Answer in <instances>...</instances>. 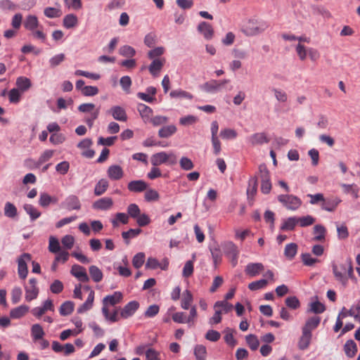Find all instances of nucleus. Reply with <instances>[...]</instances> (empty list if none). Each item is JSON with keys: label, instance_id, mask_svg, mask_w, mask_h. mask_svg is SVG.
Wrapping results in <instances>:
<instances>
[{"label": "nucleus", "instance_id": "obj_1", "mask_svg": "<svg viewBox=\"0 0 360 360\" xmlns=\"http://www.w3.org/2000/svg\"><path fill=\"white\" fill-rule=\"evenodd\" d=\"M332 270L335 280L342 284L343 287H347L348 279H354L352 262L350 258H347L345 263L337 264H332Z\"/></svg>", "mask_w": 360, "mask_h": 360}, {"label": "nucleus", "instance_id": "obj_2", "mask_svg": "<svg viewBox=\"0 0 360 360\" xmlns=\"http://www.w3.org/2000/svg\"><path fill=\"white\" fill-rule=\"evenodd\" d=\"M269 27L267 22L255 18L245 20L241 25V31L248 37L257 35Z\"/></svg>", "mask_w": 360, "mask_h": 360}, {"label": "nucleus", "instance_id": "obj_3", "mask_svg": "<svg viewBox=\"0 0 360 360\" xmlns=\"http://www.w3.org/2000/svg\"><path fill=\"white\" fill-rule=\"evenodd\" d=\"M278 201L287 210L295 211L302 205L300 198L292 194H281L277 196Z\"/></svg>", "mask_w": 360, "mask_h": 360}, {"label": "nucleus", "instance_id": "obj_4", "mask_svg": "<svg viewBox=\"0 0 360 360\" xmlns=\"http://www.w3.org/2000/svg\"><path fill=\"white\" fill-rule=\"evenodd\" d=\"M258 170L259 177L261 180V191L263 194H269L272 188L269 171L264 164L260 165Z\"/></svg>", "mask_w": 360, "mask_h": 360}, {"label": "nucleus", "instance_id": "obj_5", "mask_svg": "<svg viewBox=\"0 0 360 360\" xmlns=\"http://www.w3.org/2000/svg\"><path fill=\"white\" fill-rule=\"evenodd\" d=\"M229 82V79L216 80L211 79L200 86V89L208 94H216L220 91L223 86Z\"/></svg>", "mask_w": 360, "mask_h": 360}, {"label": "nucleus", "instance_id": "obj_6", "mask_svg": "<svg viewBox=\"0 0 360 360\" xmlns=\"http://www.w3.org/2000/svg\"><path fill=\"white\" fill-rule=\"evenodd\" d=\"M222 247L225 255L231 259L233 266H236L239 255L238 247L231 241L224 243Z\"/></svg>", "mask_w": 360, "mask_h": 360}, {"label": "nucleus", "instance_id": "obj_7", "mask_svg": "<svg viewBox=\"0 0 360 360\" xmlns=\"http://www.w3.org/2000/svg\"><path fill=\"white\" fill-rule=\"evenodd\" d=\"M31 260V255L29 253L22 254L17 259L18 274L19 277L25 280L27 276L28 269L27 262Z\"/></svg>", "mask_w": 360, "mask_h": 360}, {"label": "nucleus", "instance_id": "obj_8", "mask_svg": "<svg viewBox=\"0 0 360 360\" xmlns=\"http://www.w3.org/2000/svg\"><path fill=\"white\" fill-rule=\"evenodd\" d=\"M139 303L136 300L130 301L120 310V317L127 319L132 316L139 308Z\"/></svg>", "mask_w": 360, "mask_h": 360}, {"label": "nucleus", "instance_id": "obj_9", "mask_svg": "<svg viewBox=\"0 0 360 360\" xmlns=\"http://www.w3.org/2000/svg\"><path fill=\"white\" fill-rule=\"evenodd\" d=\"M61 207L68 211L79 210L81 208V203L77 196L70 195L61 203Z\"/></svg>", "mask_w": 360, "mask_h": 360}, {"label": "nucleus", "instance_id": "obj_10", "mask_svg": "<svg viewBox=\"0 0 360 360\" xmlns=\"http://www.w3.org/2000/svg\"><path fill=\"white\" fill-rule=\"evenodd\" d=\"M46 311H54V307L51 300L48 299L44 302L42 306L33 308L31 310V313L34 316L39 319L44 314Z\"/></svg>", "mask_w": 360, "mask_h": 360}, {"label": "nucleus", "instance_id": "obj_11", "mask_svg": "<svg viewBox=\"0 0 360 360\" xmlns=\"http://www.w3.org/2000/svg\"><path fill=\"white\" fill-rule=\"evenodd\" d=\"M70 274L80 282L86 283L89 281V277L86 273V269L79 264L72 266Z\"/></svg>", "mask_w": 360, "mask_h": 360}, {"label": "nucleus", "instance_id": "obj_12", "mask_svg": "<svg viewBox=\"0 0 360 360\" xmlns=\"http://www.w3.org/2000/svg\"><path fill=\"white\" fill-rule=\"evenodd\" d=\"M122 299V293L120 291H115L113 294L104 297L102 301L103 307L108 308V306H115L120 303Z\"/></svg>", "mask_w": 360, "mask_h": 360}, {"label": "nucleus", "instance_id": "obj_13", "mask_svg": "<svg viewBox=\"0 0 360 360\" xmlns=\"http://www.w3.org/2000/svg\"><path fill=\"white\" fill-rule=\"evenodd\" d=\"M264 269V266L260 262L248 263L245 268V272L246 275L252 278L259 275Z\"/></svg>", "mask_w": 360, "mask_h": 360}, {"label": "nucleus", "instance_id": "obj_14", "mask_svg": "<svg viewBox=\"0 0 360 360\" xmlns=\"http://www.w3.org/2000/svg\"><path fill=\"white\" fill-rule=\"evenodd\" d=\"M341 201L342 200L338 197H333L327 199L324 198V200H323L321 207L323 210L333 212L335 210Z\"/></svg>", "mask_w": 360, "mask_h": 360}, {"label": "nucleus", "instance_id": "obj_15", "mask_svg": "<svg viewBox=\"0 0 360 360\" xmlns=\"http://www.w3.org/2000/svg\"><path fill=\"white\" fill-rule=\"evenodd\" d=\"M107 175L110 180L117 181L123 177L124 171L120 165H112L108 167Z\"/></svg>", "mask_w": 360, "mask_h": 360}, {"label": "nucleus", "instance_id": "obj_16", "mask_svg": "<svg viewBox=\"0 0 360 360\" xmlns=\"http://www.w3.org/2000/svg\"><path fill=\"white\" fill-rule=\"evenodd\" d=\"M247 140L252 146L262 145L269 141L264 132L253 134L248 137Z\"/></svg>", "mask_w": 360, "mask_h": 360}, {"label": "nucleus", "instance_id": "obj_17", "mask_svg": "<svg viewBox=\"0 0 360 360\" xmlns=\"http://www.w3.org/2000/svg\"><path fill=\"white\" fill-rule=\"evenodd\" d=\"M113 201L111 198H102L96 200L93 204V208L98 210H108L111 208Z\"/></svg>", "mask_w": 360, "mask_h": 360}, {"label": "nucleus", "instance_id": "obj_18", "mask_svg": "<svg viewBox=\"0 0 360 360\" xmlns=\"http://www.w3.org/2000/svg\"><path fill=\"white\" fill-rule=\"evenodd\" d=\"M110 112L112 117L117 121L125 122L127 120V115L125 110L120 105L112 106Z\"/></svg>", "mask_w": 360, "mask_h": 360}, {"label": "nucleus", "instance_id": "obj_19", "mask_svg": "<svg viewBox=\"0 0 360 360\" xmlns=\"http://www.w3.org/2000/svg\"><path fill=\"white\" fill-rule=\"evenodd\" d=\"M257 191V176H251L248 181V186L247 188V198L248 200H253L255 195Z\"/></svg>", "mask_w": 360, "mask_h": 360}, {"label": "nucleus", "instance_id": "obj_20", "mask_svg": "<svg viewBox=\"0 0 360 360\" xmlns=\"http://www.w3.org/2000/svg\"><path fill=\"white\" fill-rule=\"evenodd\" d=\"M198 31L207 40L211 39L214 34V30L211 25L205 21L201 22L198 25Z\"/></svg>", "mask_w": 360, "mask_h": 360}, {"label": "nucleus", "instance_id": "obj_21", "mask_svg": "<svg viewBox=\"0 0 360 360\" xmlns=\"http://www.w3.org/2000/svg\"><path fill=\"white\" fill-rule=\"evenodd\" d=\"M137 110L144 122H148L153 113V109L143 103L137 105Z\"/></svg>", "mask_w": 360, "mask_h": 360}, {"label": "nucleus", "instance_id": "obj_22", "mask_svg": "<svg viewBox=\"0 0 360 360\" xmlns=\"http://www.w3.org/2000/svg\"><path fill=\"white\" fill-rule=\"evenodd\" d=\"M169 159V155L165 152H160L153 154L150 158V162L153 166L158 167L164 163H167Z\"/></svg>", "mask_w": 360, "mask_h": 360}, {"label": "nucleus", "instance_id": "obj_23", "mask_svg": "<svg viewBox=\"0 0 360 360\" xmlns=\"http://www.w3.org/2000/svg\"><path fill=\"white\" fill-rule=\"evenodd\" d=\"M148 184L143 180H134L130 181L127 185V188L131 192L140 193L146 190Z\"/></svg>", "mask_w": 360, "mask_h": 360}, {"label": "nucleus", "instance_id": "obj_24", "mask_svg": "<svg viewBox=\"0 0 360 360\" xmlns=\"http://www.w3.org/2000/svg\"><path fill=\"white\" fill-rule=\"evenodd\" d=\"M177 131L174 124L163 126L158 131V136L162 139H167L173 136Z\"/></svg>", "mask_w": 360, "mask_h": 360}, {"label": "nucleus", "instance_id": "obj_25", "mask_svg": "<svg viewBox=\"0 0 360 360\" xmlns=\"http://www.w3.org/2000/svg\"><path fill=\"white\" fill-rule=\"evenodd\" d=\"M24 27L30 32L38 28L39 27V22L37 17L34 15H28L24 22Z\"/></svg>", "mask_w": 360, "mask_h": 360}, {"label": "nucleus", "instance_id": "obj_26", "mask_svg": "<svg viewBox=\"0 0 360 360\" xmlns=\"http://www.w3.org/2000/svg\"><path fill=\"white\" fill-rule=\"evenodd\" d=\"M321 318L319 316H312L307 320L302 330L311 333V331L318 327Z\"/></svg>", "mask_w": 360, "mask_h": 360}, {"label": "nucleus", "instance_id": "obj_27", "mask_svg": "<svg viewBox=\"0 0 360 360\" xmlns=\"http://www.w3.org/2000/svg\"><path fill=\"white\" fill-rule=\"evenodd\" d=\"M94 300V291L91 290L86 300L77 309V313L83 314L91 309Z\"/></svg>", "mask_w": 360, "mask_h": 360}, {"label": "nucleus", "instance_id": "obj_28", "mask_svg": "<svg viewBox=\"0 0 360 360\" xmlns=\"http://www.w3.org/2000/svg\"><path fill=\"white\" fill-rule=\"evenodd\" d=\"M29 309L30 307L28 306L22 304L18 307L12 309L10 311V316L12 319H20L28 312Z\"/></svg>", "mask_w": 360, "mask_h": 360}, {"label": "nucleus", "instance_id": "obj_29", "mask_svg": "<svg viewBox=\"0 0 360 360\" xmlns=\"http://www.w3.org/2000/svg\"><path fill=\"white\" fill-rule=\"evenodd\" d=\"M314 241H324L326 238V229L321 224H316L314 227Z\"/></svg>", "mask_w": 360, "mask_h": 360}, {"label": "nucleus", "instance_id": "obj_30", "mask_svg": "<svg viewBox=\"0 0 360 360\" xmlns=\"http://www.w3.org/2000/svg\"><path fill=\"white\" fill-rule=\"evenodd\" d=\"M311 337L312 333H309L302 330V336L298 342L299 349L304 350L308 348L311 342Z\"/></svg>", "mask_w": 360, "mask_h": 360}, {"label": "nucleus", "instance_id": "obj_31", "mask_svg": "<svg viewBox=\"0 0 360 360\" xmlns=\"http://www.w3.org/2000/svg\"><path fill=\"white\" fill-rule=\"evenodd\" d=\"M44 14L49 18H57L62 15L63 12L60 6H58L57 7H46L44 9Z\"/></svg>", "mask_w": 360, "mask_h": 360}, {"label": "nucleus", "instance_id": "obj_32", "mask_svg": "<svg viewBox=\"0 0 360 360\" xmlns=\"http://www.w3.org/2000/svg\"><path fill=\"white\" fill-rule=\"evenodd\" d=\"M45 333L40 324L35 323L32 326L31 335L34 342L42 339Z\"/></svg>", "mask_w": 360, "mask_h": 360}, {"label": "nucleus", "instance_id": "obj_33", "mask_svg": "<svg viewBox=\"0 0 360 360\" xmlns=\"http://www.w3.org/2000/svg\"><path fill=\"white\" fill-rule=\"evenodd\" d=\"M298 246L295 243L287 244L284 249V255L289 260L294 259L297 255Z\"/></svg>", "mask_w": 360, "mask_h": 360}, {"label": "nucleus", "instance_id": "obj_34", "mask_svg": "<svg viewBox=\"0 0 360 360\" xmlns=\"http://www.w3.org/2000/svg\"><path fill=\"white\" fill-rule=\"evenodd\" d=\"M297 224V217H290L283 220L281 230L282 231H292L295 229Z\"/></svg>", "mask_w": 360, "mask_h": 360}, {"label": "nucleus", "instance_id": "obj_35", "mask_svg": "<svg viewBox=\"0 0 360 360\" xmlns=\"http://www.w3.org/2000/svg\"><path fill=\"white\" fill-rule=\"evenodd\" d=\"M344 350H345V354L348 357L352 358L356 354V353L357 352L356 344L355 343V342L354 340H349L345 344Z\"/></svg>", "mask_w": 360, "mask_h": 360}, {"label": "nucleus", "instance_id": "obj_36", "mask_svg": "<svg viewBox=\"0 0 360 360\" xmlns=\"http://www.w3.org/2000/svg\"><path fill=\"white\" fill-rule=\"evenodd\" d=\"M89 271L91 278L96 283H99L103 278V274L101 270L95 265H91L89 268Z\"/></svg>", "mask_w": 360, "mask_h": 360}, {"label": "nucleus", "instance_id": "obj_37", "mask_svg": "<svg viewBox=\"0 0 360 360\" xmlns=\"http://www.w3.org/2000/svg\"><path fill=\"white\" fill-rule=\"evenodd\" d=\"M23 208L26 213L30 216L32 221L36 220L41 216V212L31 204H25Z\"/></svg>", "mask_w": 360, "mask_h": 360}, {"label": "nucleus", "instance_id": "obj_38", "mask_svg": "<svg viewBox=\"0 0 360 360\" xmlns=\"http://www.w3.org/2000/svg\"><path fill=\"white\" fill-rule=\"evenodd\" d=\"M57 199L51 197L46 193H41L39 195V204L43 207H46L51 203H56Z\"/></svg>", "mask_w": 360, "mask_h": 360}, {"label": "nucleus", "instance_id": "obj_39", "mask_svg": "<svg viewBox=\"0 0 360 360\" xmlns=\"http://www.w3.org/2000/svg\"><path fill=\"white\" fill-rule=\"evenodd\" d=\"M78 19L76 15L70 13L66 15L63 20V25L66 29H70L77 25Z\"/></svg>", "mask_w": 360, "mask_h": 360}, {"label": "nucleus", "instance_id": "obj_40", "mask_svg": "<svg viewBox=\"0 0 360 360\" xmlns=\"http://www.w3.org/2000/svg\"><path fill=\"white\" fill-rule=\"evenodd\" d=\"M16 86L18 90L23 92L27 91L31 87L32 83L27 77H19L16 79Z\"/></svg>", "mask_w": 360, "mask_h": 360}, {"label": "nucleus", "instance_id": "obj_41", "mask_svg": "<svg viewBox=\"0 0 360 360\" xmlns=\"http://www.w3.org/2000/svg\"><path fill=\"white\" fill-rule=\"evenodd\" d=\"M101 311H102V314H103V316L105 317V319H106V321H108L110 323H115V322H117L119 321L117 309H115L112 311V313L110 314L107 307H103Z\"/></svg>", "mask_w": 360, "mask_h": 360}, {"label": "nucleus", "instance_id": "obj_42", "mask_svg": "<svg viewBox=\"0 0 360 360\" xmlns=\"http://www.w3.org/2000/svg\"><path fill=\"white\" fill-rule=\"evenodd\" d=\"M196 360H207V349L202 345H196L193 349Z\"/></svg>", "mask_w": 360, "mask_h": 360}, {"label": "nucleus", "instance_id": "obj_43", "mask_svg": "<svg viewBox=\"0 0 360 360\" xmlns=\"http://www.w3.org/2000/svg\"><path fill=\"white\" fill-rule=\"evenodd\" d=\"M163 63L160 59H155L148 67V70L153 77H157L159 75Z\"/></svg>", "mask_w": 360, "mask_h": 360}, {"label": "nucleus", "instance_id": "obj_44", "mask_svg": "<svg viewBox=\"0 0 360 360\" xmlns=\"http://www.w3.org/2000/svg\"><path fill=\"white\" fill-rule=\"evenodd\" d=\"M325 310H326L325 305L318 300L311 302L309 304V309H308L309 312H311V313L318 314H321V313L324 312Z\"/></svg>", "mask_w": 360, "mask_h": 360}, {"label": "nucleus", "instance_id": "obj_45", "mask_svg": "<svg viewBox=\"0 0 360 360\" xmlns=\"http://www.w3.org/2000/svg\"><path fill=\"white\" fill-rule=\"evenodd\" d=\"M74 303L72 301H65L60 307V314L64 316L71 314L74 311Z\"/></svg>", "mask_w": 360, "mask_h": 360}, {"label": "nucleus", "instance_id": "obj_46", "mask_svg": "<svg viewBox=\"0 0 360 360\" xmlns=\"http://www.w3.org/2000/svg\"><path fill=\"white\" fill-rule=\"evenodd\" d=\"M108 185V182L106 179H101L95 186L94 194L97 196L103 195L107 190Z\"/></svg>", "mask_w": 360, "mask_h": 360}, {"label": "nucleus", "instance_id": "obj_47", "mask_svg": "<svg viewBox=\"0 0 360 360\" xmlns=\"http://www.w3.org/2000/svg\"><path fill=\"white\" fill-rule=\"evenodd\" d=\"M210 252L214 267L216 268L219 263L221 262L222 258V254L219 246L216 245L210 248Z\"/></svg>", "mask_w": 360, "mask_h": 360}, {"label": "nucleus", "instance_id": "obj_48", "mask_svg": "<svg viewBox=\"0 0 360 360\" xmlns=\"http://www.w3.org/2000/svg\"><path fill=\"white\" fill-rule=\"evenodd\" d=\"M25 300L27 302H30L36 299L39 295V288L37 286L30 287L25 286Z\"/></svg>", "mask_w": 360, "mask_h": 360}, {"label": "nucleus", "instance_id": "obj_49", "mask_svg": "<svg viewBox=\"0 0 360 360\" xmlns=\"http://www.w3.org/2000/svg\"><path fill=\"white\" fill-rule=\"evenodd\" d=\"M169 96L173 98H186L191 100L193 98L191 94L180 89L172 91L169 93Z\"/></svg>", "mask_w": 360, "mask_h": 360}, {"label": "nucleus", "instance_id": "obj_50", "mask_svg": "<svg viewBox=\"0 0 360 360\" xmlns=\"http://www.w3.org/2000/svg\"><path fill=\"white\" fill-rule=\"evenodd\" d=\"M18 214L16 207L11 202H7L4 205V215L8 218H15Z\"/></svg>", "mask_w": 360, "mask_h": 360}, {"label": "nucleus", "instance_id": "obj_51", "mask_svg": "<svg viewBox=\"0 0 360 360\" xmlns=\"http://www.w3.org/2000/svg\"><path fill=\"white\" fill-rule=\"evenodd\" d=\"M192 301H193V295H192L191 292L188 290H185L184 292L183 297L181 299V307L184 309H188Z\"/></svg>", "mask_w": 360, "mask_h": 360}, {"label": "nucleus", "instance_id": "obj_52", "mask_svg": "<svg viewBox=\"0 0 360 360\" xmlns=\"http://www.w3.org/2000/svg\"><path fill=\"white\" fill-rule=\"evenodd\" d=\"M118 221L121 222L123 224H127L129 221L128 214L124 212L117 213L115 215V218L111 219V223L114 227H117L118 226Z\"/></svg>", "mask_w": 360, "mask_h": 360}, {"label": "nucleus", "instance_id": "obj_53", "mask_svg": "<svg viewBox=\"0 0 360 360\" xmlns=\"http://www.w3.org/2000/svg\"><path fill=\"white\" fill-rule=\"evenodd\" d=\"M238 134L236 130L229 129V128H225L224 129H221L220 131V136L223 139L226 140H230V139H234L237 137Z\"/></svg>", "mask_w": 360, "mask_h": 360}, {"label": "nucleus", "instance_id": "obj_54", "mask_svg": "<svg viewBox=\"0 0 360 360\" xmlns=\"http://www.w3.org/2000/svg\"><path fill=\"white\" fill-rule=\"evenodd\" d=\"M268 283L266 279L262 278L259 281H253L248 285V288L250 290L255 291L264 288Z\"/></svg>", "mask_w": 360, "mask_h": 360}, {"label": "nucleus", "instance_id": "obj_55", "mask_svg": "<svg viewBox=\"0 0 360 360\" xmlns=\"http://www.w3.org/2000/svg\"><path fill=\"white\" fill-rule=\"evenodd\" d=\"M245 340L247 344L252 350L255 351L258 349L259 342L256 335L252 334L248 335L245 337Z\"/></svg>", "mask_w": 360, "mask_h": 360}, {"label": "nucleus", "instance_id": "obj_56", "mask_svg": "<svg viewBox=\"0 0 360 360\" xmlns=\"http://www.w3.org/2000/svg\"><path fill=\"white\" fill-rule=\"evenodd\" d=\"M179 165L183 170L186 171L191 170L194 167L193 161L190 158L185 156H183L180 158Z\"/></svg>", "mask_w": 360, "mask_h": 360}, {"label": "nucleus", "instance_id": "obj_57", "mask_svg": "<svg viewBox=\"0 0 360 360\" xmlns=\"http://www.w3.org/2000/svg\"><path fill=\"white\" fill-rule=\"evenodd\" d=\"M53 150H45L39 156L37 164L39 165V166L42 165L44 162L49 161L53 157Z\"/></svg>", "mask_w": 360, "mask_h": 360}, {"label": "nucleus", "instance_id": "obj_58", "mask_svg": "<svg viewBox=\"0 0 360 360\" xmlns=\"http://www.w3.org/2000/svg\"><path fill=\"white\" fill-rule=\"evenodd\" d=\"M120 86L122 89V90L126 93V94H129L130 93V87L131 86V84H132V82H131V79L130 78V77L129 76H123L120 78Z\"/></svg>", "mask_w": 360, "mask_h": 360}, {"label": "nucleus", "instance_id": "obj_59", "mask_svg": "<svg viewBox=\"0 0 360 360\" xmlns=\"http://www.w3.org/2000/svg\"><path fill=\"white\" fill-rule=\"evenodd\" d=\"M18 6L11 0H1L0 9L3 11H14Z\"/></svg>", "mask_w": 360, "mask_h": 360}, {"label": "nucleus", "instance_id": "obj_60", "mask_svg": "<svg viewBox=\"0 0 360 360\" xmlns=\"http://www.w3.org/2000/svg\"><path fill=\"white\" fill-rule=\"evenodd\" d=\"M145 261V254L139 252L136 254L132 259V264L134 268L139 269L142 266Z\"/></svg>", "mask_w": 360, "mask_h": 360}, {"label": "nucleus", "instance_id": "obj_61", "mask_svg": "<svg viewBox=\"0 0 360 360\" xmlns=\"http://www.w3.org/2000/svg\"><path fill=\"white\" fill-rule=\"evenodd\" d=\"M49 250L53 253H57L60 250L59 241L54 236L49 238Z\"/></svg>", "mask_w": 360, "mask_h": 360}, {"label": "nucleus", "instance_id": "obj_62", "mask_svg": "<svg viewBox=\"0 0 360 360\" xmlns=\"http://www.w3.org/2000/svg\"><path fill=\"white\" fill-rule=\"evenodd\" d=\"M315 221V219L311 215H307L302 217H297V224L301 227H306L313 224Z\"/></svg>", "mask_w": 360, "mask_h": 360}, {"label": "nucleus", "instance_id": "obj_63", "mask_svg": "<svg viewBox=\"0 0 360 360\" xmlns=\"http://www.w3.org/2000/svg\"><path fill=\"white\" fill-rule=\"evenodd\" d=\"M285 304L288 307L292 309H297L300 307V302L298 298L295 296H290L285 299Z\"/></svg>", "mask_w": 360, "mask_h": 360}, {"label": "nucleus", "instance_id": "obj_64", "mask_svg": "<svg viewBox=\"0 0 360 360\" xmlns=\"http://www.w3.org/2000/svg\"><path fill=\"white\" fill-rule=\"evenodd\" d=\"M141 214V210L135 203H131L127 207V214L133 219L137 218Z\"/></svg>", "mask_w": 360, "mask_h": 360}]
</instances>
